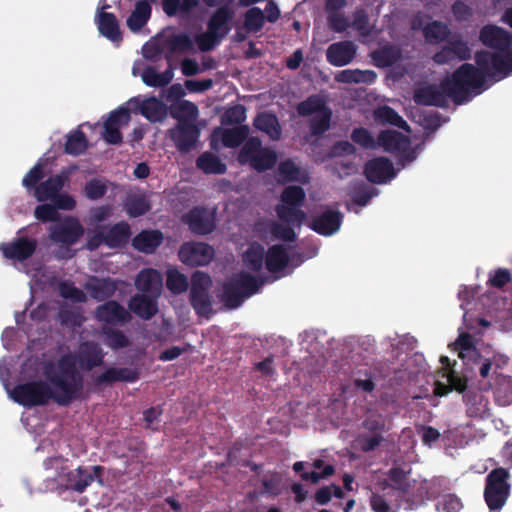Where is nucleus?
Wrapping results in <instances>:
<instances>
[{
    "label": "nucleus",
    "instance_id": "nucleus-20",
    "mask_svg": "<svg viewBox=\"0 0 512 512\" xmlns=\"http://www.w3.org/2000/svg\"><path fill=\"white\" fill-rule=\"evenodd\" d=\"M140 378L138 369L110 367L94 379L96 386L112 385L116 382L134 383Z\"/></svg>",
    "mask_w": 512,
    "mask_h": 512
},
{
    "label": "nucleus",
    "instance_id": "nucleus-43",
    "mask_svg": "<svg viewBox=\"0 0 512 512\" xmlns=\"http://www.w3.org/2000/svg\"><path fill=\"white\" fill-rule=\"evenodd\" d=\"M88 148V139L86 134L77 129L67 135L64 145V152L68 155L79 156L83 154Z\"/></svg>",
    "mask_w": 512,
    "mask_h": 512
},
{
    "label": "nucleus",
    "instance_id": "nucleus-63",
    "mask_svg": "<svg viewBox=\"0 0 512 512\" xmlns=\"http://www.w3.org/2000/svg\"><path fill=\"white\" fill-rule=\"evenodd\" d=\"M223 39L207 29L206 32L196 35L195 42L201 52L214 49Z\"/></svg>",
    "mask_w": 512,
    "mask_h": 512
},
{
    "label": "nucleus",
    "instance_id": "nucleus-30",
    "mask_svg": "<svg viewBox=\"0 0 512 512\" xmlns=\"http://www.w3.org/2000/svg\"><path fill=\"white\" fill-rule=\"evenodd\" d=\"M253 126L265 133L272 141H278L281 138V126L278 118L273 113H258L254 118Z\"/></svg>",
    "mask_w": 512,
    "mask_h": 512
},
{
    "label": "nucleus",
    "instance_id": "nucleus-2",
    "mask_svg": "<svg viewBox=\"0 0 512 512\" xmlns=\"http://www.w3.org/2000/svg\"><path fill=\"white\" fill-rule=\"evenodd\" d=\"M44 376L46 381L34 380L14 386L10 391L11 399L28 408L45 406L50 400L61 407H68L77 401L54 364L49 363L44 367Z\"/></svg>",
    "mask_w": 512,
    "mask_h": 512
},
{
    "label": "nucleus",
    "instance_id": "nucleus-29",
    "mask_svg": "<svg viewBox=\"0 0 512 512\" xmlns=\"http://www.w3.org/2000/svg\"><path fill=\"white\" fill-rule=\"evenodd\" d=\"M290 257L287 249L281 244H275L265 253V266L270 273L283 271L289 264Z\"/></svg>",
    "mask_w": 512,
    "mask_h": 512
},
{
    "label": "nucleus",
    "instance_id": "nucleus-12",
    "mask_svg": "<svg viewBox=\"0 0 512 512\" xmlns=\"http://www.w3.org/2000/svg\"><path fill=\"white\" fill-rule=\"evenodd\" d=\"M363 173L366 179L374 184L386 183L397 174L392 161L386 157H375L367 161Z\"/></svg>",
    "mask_w": 512,
    "mask_h": 512
},
{
    "label": "nucleus",
    "instance_id": "nucleus-9",
    "mask_svg": "<svg viewBox=\"0 0 512 512\" xmlns=\"http://www.w3.org/2000/svg\"><path fill=\"white\" fill-rule=\"evenodd\" d=\"M190 231L196 235H208L216 228V218L207 208L196 206L182 217Z\"/></svg>",
    "mask_w": 512,
    "mask_h": 512
},
{
    "label": "nucleus",
    "instance_id": "nucleus-51",
    "mask_svg": "<svg viewBox=\"0 0 512 512\" xmlns=\"http://www.w3.org/2000/svg\"><path fill=\"white\" fill-rule=\"evenodd\" d=\"M332 111L325 108L321 113L314 115L309 121L310 133L312 136L320 137L330 129Z\"/></svg>",
    "mask_w": 512,
    "mask_h": 512
},
{
    "label": "nucleus",
    "instance_id": "nucleus-56",
    "mask_svg": "<svg viewBox=\"0 0 512 512\" xmlns=\"http://www.w3.org/2000/svg\"><path fill=\"white\" fill-rule=\"evenodd\" d=\"M166 287L173 294L179 295L187 291L189 287L188 278L176 269L167 272Z\"/></svg>",
    "mask_w": 512,
    "mask_h": 512
},
{
    "label": "nucleus",
    "instance_id": "nucleus-1",
    "mask_svg": "<svg viewBox=\"0 0 512 512\" xmlns=\"http://www.w3.org/2000/svg\"><path fill=\"white\" fill-rule=\"evenodd\" d=\"M476 66L464 63L451 76L445 77L439 85H427L414 92V101L419 105L445 108L448 98L461 105L482 92L486 79L499 81L512 72V53L491 54L487 50L475 53Z\"/></svg>",
    "mask_w": 512,
    "mask_h": 512
},
{
    "label": "nucleus",
    "instance_id": "nucleus-18",
    "mask_svg": "<svg viewBox=\"0 0 512 512\" xmlns=\"http://www.w3.org/2000/svg\"><path fill=\"white\" fill-rule=\"evenodd\" d=\"M233 18L234 10L228 4H224L211 14L207 22V29L224 39L231 31Z\"/></svg>",
    "mask_w": 512,
    "mask_h": 512
},
{
    "label": "nucleus",
    "instance_id": "nucleus-47",
    "mask_svg": "<svg viewBox=\"0 0 512 512\" xmlns=\"http://www.w3.org/2000/svg\"><path fill=\"white\" fill-rule=\"evenodd\" d=\"M262 149L261 140L258 137H250L240 149L237 160L242 165L249 164L252 166Z\"/></svg>",
    "mask_w": 512,
    "mask_h": 512
},
{
    "label": "nucleus",
    "instance_id": "nucleus-38",
    "mask_svg": "<svg viewBox=\"0 0 512 512\" xmlns=\"http://www.w3.org/2000/svg\"><path fill=\"white\" fill-rule=\"evenodd\" d=\"M198 6L199 0H162V9L169 17H186Z\"/></svg>",
    "mask_w": 512,
    "mask_h": 512
},
{
    "label": "nucleus",
    "instance_id": "nucleus-17",
    "mask_svg": "<svg viewBox=\"0 0 512 512\" xmlns=\"http://www.w3.org/2000/svg\"><path fill=\"white\" fill-rule=\"evenodd\" d=\"M69 177L70 171L68 169H63L60 173L50 176L36 187L34 197L39 202L52 200L69 181Z\"/></svg>",
    "mask_w": 512,
    "mask_h": 512
},
{
    "label": "nucleus",
    "instance_id": "nucleus-32",
    "mask_svg": "<svg viewBox=\"0 0 512 512\" xmlns=\"http://www.w3.org/2000/svg\"><path fill=\"white\" fill-rule=\"evenodd\" d=\"M463 401L470 417H484L489 412V401L480 392L469 389L463 394Z\"/></svg>",
    "mask_w": 512,
    "mask_h": 512
},
{
    "label": "nucleus",
    "instance_id": "nucleus-50",
    "mask_svg": "<svg viewBox=\"0 0 512 512\" xmlns=\"http://www.w3.org/2000/svg\"><path fill=\"white\" fill-rule=\"evenodd\" d=\"M164 47L170 53H183L193 49V41L186 33L173 34L164 40Z\"/></svg>",
    "mask_w": 512,
    "mask_h": 512
},
{
    "label": "nucleus",
    "instance_id": "nucleus-7",
    "mask_svg": "<svg viewBox=\"0 0 512 512\" xmlns=\"http://www.w3.org/2000/svg\"><path fill=\"white\" fill-rule=\"evenodd\" d=\"M214 248L204 242H185L179 249V259L190 267L208 265L214 258Z\"/></svg>",
    "mask_w": 512,
    "mask_h": 512
},
{
    "label": "nucleus",
    "instance_id": "nucleus-55",
    "mask_svg": "<svg viewBox=\"0 0 512 512\" xmlns=\"http://www.w3.org/2000/svg\"><path fill=\"white\" fill-rule=\"evenodd\" d=\"M265 24V15L259 7L248 9L244 15V27L248 32L257 33Z\"/></svg>",
    "mask_w": 512,
    "mask_h": 512
},
{
    "label": "nucleus",
    "instance_id": "nucleus-4",
    "mask_svg": "<svg viewBox=\"0 0 512 512\" xmlns=\"http://www.w3.org/2000/svg\"><path fill=\"white\" fill-rule=\"evenodd\" d=\"M212 287L211 276L203 271L197 270L191 275L189 302L199 317L209 319L213 311V300L210 294Z\"/></svg>",
    "mask_w": 512,
    "mask_h": 512
},
{
    "label": "nucleus",
    "instance_id": "nucleus-10",
    "mask_svg": "<svg viewBox=\"0 0 512 512\" xmlns=\"http://www.w3.org/2000/svg\"><path fill=\"white\" fill-rule=\"evenodd\" d=\"M84 234V228L76 217H66L50 229V239L55 243L71 246Z\"/></svg>",
    "mask_w": 512,
    "mask_h": 512
},
{
    "label": "nucleus",
    "instance_id": "nucleus-58",
    "mask_svg": "<svg viewBox=\"0 0 512 512\" xmlns=\"http://www.w3.org/2000/svg\"><path fill=\"white\" fill-rule=\"evenodd\" d=\"M424 37L429 42H440L444 41L449 34V30L446 24L441 21H433L426 25L423 30Z\"/></svg>",
    "mask_w": 512,
    "mask_h": 512
},
{
    "label": "nucleus",
    "instance_id": "nucleus-33",
    "mask_svg": "<svg viewBox=\"0 0 512 512\" xmlns=\"http://www.w3.org/2000/svg\"><path fill=\"white\" fill-rule=\"evenodd\" d=\"M402 57L401 49L393 44H386L371 53L374 64L379 68L391 67Z\"/></svg>",
    "mask_w": 512,
    "mask_h": 512
},
{
    "label": "nucleus",
    "instance_id": "nucleus-44",
    "mask_svg": "<svg viewBox=\"0 0 512 512\" xmlns=\"http://www.w3.org/2000/svg\"><path fill=\"white\" fill-rule=\"evenodd\" d=\"M246 299L239 287L232 278L224 282L222 286V301L228 309H236L242 305Z\"/></svg>",
    "mask_w": 512,
    "mask_h": 512
},
{
    "label": "nucleus",
    "instance_id": "nucleus-28",
    "mask_svg": "<svg viewBox=\"0 0 512 512\" xmlns=\"http://www.w3.org/2000/svg\"><path fill=\"white\" fill-rule=\"evenodd\" d=\"M410 471H405L401 467H392L387 472V480L382 483V487L389 491L391 496L405 492L410 487L412 480L409 479Z\"/></svg>",
    "mask_w": 512,
    "mask_h": 512
},
{
    "label": "nucleus",
    "instance_id": "nucleus-26",
    "mask_svg": "<svg viewBox=\"0 0 512 512\" xmlns=\"http://www.w3.org/2000/svg\"><path fill=\"white\" fill-rule=\"evenodd\" d=\"M130 103L137 104L139 113L150 122H160L167 115V108L165 104L156 97H151L141 102L138 99L133 98L130 100Z\"/></svg>",
    "mask_w": 512,
    "mask_h": 512
},
{
    "label": "nucleus",
    "instance_id": "nucleus-25",
    "mask_svg": "<svg viewBox=\"0 0 512 512\" xmlns=\"http://www.w3.org/2000/svg\"><path fill=\"white\" fill-rule=\"evenodd\" d=\"M377 144L386 152H404L410 146V140L401 132L395 130L381 131L377 137Z\"/></svg>",
    "mask_w": 512,
    "mask_h": 512
},
{
    "label": "nucleus",
    "instance_id": "nucleus-42",
    "mask_svg": "<svg viewBox=\"0 0 512 512\" xmlns=\"http://www.w3.org/2000/svg\"><path fill=\"white\" fill-rule=\"evenodd\" d=\"M275 211L278 218L288 225L301 226L306 219V213L300 206L278 204L275 207Z\"/></svg>",
    "mask_w": 512,
    "mask_h": 512
},
{
    "label": "nucleus",
    "instance_id": "nucleus-15",
    "mask_svg": "<svg viewBox=\"0 0 512 512\" xmlns=\"http://www.w3.org/2000/svg\"><path fill=\"white\" fill-rule=\"evenodd\" d=\"M94 317L109 325H123L131 320L130 313L115 300H108L96 307Z\"/></svg>",
    "mask_w": 512,
    "mask_h": 512
},
{
    "label": "nucleus",
    "instance_id": "nucleus-46",
    "mask_svg": "<svg viewBox=\"0 0 512 512\" xmlns=\"http://www.w3.org/2000/svg\"><path fill=\"white\" fill-rule=\"evenodd\" d=\"M264 260L265 250L259 243L251 244L243 254V262L245 266L254 272H259L262 269Z\"/></svg>",
    "mask_w": 512,
    "mask_h": 512
},
{
    "label": "nucleus",
    "instance_id": "nucleus-8",
    "mask_svg": "<svg viewBox=\"0 0 512 512\" xmlns=\"http://www.w3.org/2000/svg\"><path fill=\"white\" fill-rule=\"evenodd\" d=\"M479 40L484 46L498 51L491 52V54L508 55L512 53V49H510L511 35L499 26L492 24L483 26L479 33ZM488 52L490 53V51Z\"/></svg>",
    "mask_w": 512,
    "mask_h": 512
},
{
    "label": "nucleus",
    "instance_id": "nucleus-49",
    "mask_svg": "<svg viewBox=\"0 0 512 512\" xmlns=\"http://www.w3.org/2000/svg\"><path fill=\"white\" fill-rule=\"evenodd\" d=\"M104 343L113 350H119L130 346L131 342L125 333L112 327H103Z\"/></svg>",
    "mask_w": 512,
    "mask_h": 512
},
{
    "label": "nucleus",
    "instance_id": "nucleus-31",
    "mask_svg": "<svg viewBox=\"0 0 512 512\" xmlns=\"http://www.w3.org/2000/svg\"><path fill=\"white\" fill-rule=\"evenodd\" d=\"M128 307L133 313L144 320H150L158 312L156 300L145 294H136L131 297Z\"/></svg>",
    "mask_w": 512,
    "mask_h": 512
},
{
    "label": "nucleus",
    "instance_id": "nucleus-40",
    "mask_svg": "<svg viewBox=\"0 0 512 512\" xmlns=\"http://www.w3.org/2000/svg\"><path fill=\"white\" fill-rule=\"evenodd\" d=\"M374 118L382 124H390L410 132L408 123L392 107L384 105L374 111Z\"/></svg>",
    "mask_w": 512,
    "mask_h": 512
},
{
    "label": "nucleus",
    "instance_id": "nucleus-5",
    "mask_svg": "<svg viewBox=\"0 0 512 512\" xmlns=\"http://www.w3.org/2000/svg\"><path fill=\"white\" fill-rule=\"evenodd\" d=\"M509 477V471L503 467L495 468L487 475L484 499L490 510H500L505 505L510 495Z\"/></svg>",
    "mask_w": 512,
    "mask_h": 512
},
{
    "label": "nucleus",
    "instance_id": "nucleus-61",
    "mask_svg": "<svg viewBox=\"0 0 512 512\" xmlns=\"http://www.w3.org/2000/svg\"><path fill=\"white\" fill-rule=\"evenodd\" d=\"M351 140L365 149L375 148L376 142L368 129L364 127L354 128L351 132Z\"/></svg>",
    "mask_w": 512,
    "mask_h": 512
},
{
    "label": "nucleus",
    "instance_id": "nucleus-14",
    "mask_svg": "<svg viewBox=\"0 0 512 512\" xmlns=\"http://www.w3.org/2000/svg\"><path fill=\"white\" fill-rule=\"evenodd\" d=\"M471 58V49L461 38H452L440 51L436 52L433 60L437 64H448L455 60L464 61Z\"/></svg>",
    "mask_w": 512,
    "mask_h": 512
},
{
    "label": "nucleus",
    "instance_id": "nucleus-23",
    "mask_svg": "<svg viewBox=\"0 0 512 512\" xmlns=\"http://www.w3.org/2000/svg\"><path fill=\"white\" fill-rule=\"evenodd\" d=\"M85 289L92 299L106 302L115 294L117 285L111 278L92 277L85 285Z\"/></svg>",
    "mask_w": 512,
    "mask_h": 512
},
{
    "label": "nucleus",
    "instance_id": "nucleus-45",
    "mask_svg": "<svg viewBox=\"0 0 512 512\" xmlns=\"http://www.w3.org/2000/svg\"><path fill=\"white\" fill-rule=\"evenodd\" d=\"M246 298L256 294L264 284L262 279L251 275L248 272H240L232 278Z\"/></svg>",
    "mask_w": 512,
    "mask_h": 512
},
{
    "label": "nucleus",
    "instance_id": "nucleus-13",
    "mask_svg": "<svg viewBox=\"0 0 512 512\" xmlns=\"http://www.w3.org/2000/svg\"><path fill=\"white\" fill-rule=\"evenodd\" d=\"M344 215L337 209L327 208L320 214L314 216L309 228L322 236H331L339 231Z\"/></svg>",
    "mask_w": 512,
    "mask_h": 512
},
{
    "label": "nucleus",
    "instance_id": "nucleus-35",
    "mask_svg": "<svg viewBox=\"0 0 512 512\" xmlns=\"http://www.w3.org/2000/svg\"><path fill=\"white\" fill-rule=\"evenodd\" d=\"M370 507L374 512H398L402 504L396 503L395 496H391L389 491L382 487L381 491L372 492Z\"/></svg>",
    "mask_w": 512,
    "mask_h": 512
},
{
    "label": "nucleus",
    "instance_id": "nucleus-6",
    "mask_svg": "<svg viewBox=\"0 0 512 512\" xmlns=\"http://www.w3.org/2000/svg\"><path fill=\"white\" fill-rule=\"evenodd\" d=\"M405 492L395 495L396 503H401L404 510H415L426 500L435 499L439 494V486L435 481L412 480Z\"/></svg>",
    "mask_w": 512,
    "mask_h": 512
},
{
    "label": "nucleus",
    "instance_id": "nucleus-48",
    "mask_svg": "<svg viewBox=\"0 0 512 512\" xmlns=\"http://www.w3.org/2000/svg\"><path fill=\"white\" fill-rule=\"evenodd\" d=\"M249 135L247 125H239L234 128L224 129L222 132V143L227 148L239 147Z\"/></svg>",
    "mask_w": 512,
    "mask_h": 512
},
{
    "label": "nucleus",
    "instance_id": "nucleus-24",
    "mask_svg": "<svg viewBox=\"0 0 512 512\" xmlns=\"http://www.w3.org/2000/svg\"><path fill=\"white\" fill-rule=\"evenodd\" d=\"M97 27L101 35L113 43L119 44L123 40L117 17L111 12L101 11L97 15Z\"/></svg>",
    "mask_w": 512,
    "mask_h": 512
},
{
    "label": "nucleus",
    "instance_id": "nucleus-52",
    "mask_svg": "<svg viewBox=\"0 0 512 512\" xmlns=\"http://www.w3.org/2000/svg\"><path fill=\"white\" fill-rule=\"evenodd\" d=\"M325 108L328 107L325 105L324 100L319 95L314 94L297 105V112L300 116L307 117L321 113Z\"/></svg>",
    "mask_w": 512,
    "mask_h": 512
},
{
    "label": "nucleus",
    "instance_id": "nucleus-57",
    "mask_svg": "<svg viewBox=\"0 0 512 512\" xmlns=\"http://www.w3.org/2000/svg\"><path fill=\"white\" fill-rule=\"evenodd\" d=\"M277 159V153L273 149L265 147L261 150L251 167L258 172H265L276 165Z\"/></svg>",
    "mask_w": 512,
    "mask_h": 512
},
{
    "label": "nucleus",
    "instance_id": "nucleus-36",
    "mask_svg": "<svg viewBox=\"0 0 512 512\" xmlns=\"http://www.w3.org/2000/svg\"><path fill=\"white\" fill-rule=\"evenodd\" d=\"M152 8L148 1H137L134 10L127 18V26L132 32H139L149 21Z\"/></svg>",
    "mask_w": 512,
    "mask_h": 512
},
{
    "label": "nucleus",
    "instance_id": "nucleus-59",
    "mask_svg": "<svg viewBox=\"0 0 512 512\" xmlns=\"http://www.w3.org/2000/svg\"><path fill=\"white\" fill-rule=\"evenodd\" d=\"M107 185L99 178H92L86 182L84 187V195L89 200L101 199L107 192Z\"/></svg>",
    "mask_w": 512,
    "mask_h": 512
},
{
    "label": "nucleus",
    "instance_id": "nucleus-11",
    "mask_svg": "<svg viewBox=\"0 0 512 512\" xmlns=\"http://www.w3.org/2000/svg\"><path fill=\"white\" fill-rule=\"evenodd\" d=\"M169 137L180 152H189L197 144L200 137V129L195 123H177L169 130Z\"/></svg>",
    "mask_w": 512,
    "mask_h": 512
},
{
    "label": "nucleus",
    "instance_id": "nucleus-60",
    "mask_svg": "<svg viewBox=\"0 0 512 512\" xmlns=\"http://www.w3.org/2000/svg\"><path fill=\"white\" fill-rule=\"evenodd\" d=\"M44 178L43 165L37 163L33 166L27 174L23 177L22 184L28 190L36 191V187L41 183L40 181Z\"/></svg>",
    "mask_w": 512,
    "mask_h": 512
},
{
    "label": "nucleus",
    "instance_id": "nucleus-22",
    "mask_svg": "<svg viewBox=\"0 0 512 512\" xmlns=\"http://www.w3.org/2000/svg\"><path fill=\"white\" fill-rule=\"evenodd\" d=\"M101 229L105 232L106 246L111 249L124 247L132 235L131 227L126 221L117 222L110 227L101 226Z\"/></svg>",
    "mask_w": 512,
    "mask_h": 512
},
{
    "label": "nucleus",
    "instance_id": "nucleus-37",
    "mask_svg": "<svg viewBox=\"0 0 512 512\" xmlns=\"http://www.w3.org/2000/svg\"><path fill=\"white\" fill-rule=\"evenodd\" d=\"M170 113L178 123H195L199 116V109L189 100H180L172 104Z\"/></svg>",
    "mask_w": 512,
    "mask_h": 512
},
{
    "label": "nucleus",
    "instance_id": "nucleus-34",
    "mask_svg": "<svg viewBox=\"0 0 512 512\" xmlns=\"http://www.w3.org/2000/svg\"><path fill=\"white\" fill-rule=\"evenodd\" d=\"M280 181L283 183L300 182L306 184L309 182L308 174L297 166L292 159L281 161L277 168Z\"/></svg>",
    "mask_w": 512,
    "mask_h": 512
},
{
    "label": "nucleus",
    "instance_id": "nucleus-64",
    "mask_svg": "<svg viewBox=\"0 0 512 512\" xmlns=\"http://www.w3.org/2000/svg\"><path fill=\"white\" fill-rule=\"evenodd\" d=\"M462 502L455 494H446L437 502L436 509L443 512H459Z\"/></svg>",
    "mask_w": 512,
    "mask_h": 512
},
{
    "label": "nucleus",
    "instance_id": "nucleus-21",
    "mask_svg": "<svg viewBox=\"0 0 512 512\" xmlns=\"http://www.w3.org/2000/svg\"><path fill=\"white\" fill-rule=\"evenodd\" d=\"M356 55V45L352 41L332 43L326 51L327 61L335 66L342 67L352 62Z\"/></svg>",
    "mask_w": 512,
    "mask_h": 512
},
{
    "label": "nucleus",
    "instance_id": "nucleus-41",
    "mask_svg": "<svg viewBox=\"0 0 512 512\" xmlns=\"http://www.w3.org/2000/svg\"><path fill=\"white\" fill-rule=\"evenodd\" d=\"M196 166L205 174H224L227 171L226 164L211 152L202 153L196 160Z\"/></svg>",
    "mask_w": 512,
    "mask_h": 512
},
{
    "label": "nucleus",
    "instance_id": "nucleus-39",
    "mask_svg": "<svg viewBox=\"0 0 512 512\" xmlns=\"http://www.w3.org/2000/svg\"><path fill=\"white\" fill-rule=\"evenodd\" d=\"M136 287L144 293H157L161 288V278L158 271L144 269L136 278Z\"/></svg>",
    "mask_w": 512,
    "mask_h": 512
},
{
    "label": "nucleus",
    "instance_id": "nucleus-3",
    "mask_svg": "<svg viewBox=\"0 0 512 512\" xmlns=\"http://www.w3.org/2000/svg\"><path fill=\"white\" fill-rule=\"evenodd\" d=\"M104 357L105 353L101 345L88 340L80 343L75 353L61 355L54 368L66 381L75 398L81 400L84 393V375L81 371L89 372L102 366Z\"/></svg>",
    "mask_w": 512,
    "mask_h": 512
},
{
    "label": "nucleus",
    "instance_id": "nucleus-53",
    "mask_svg": "<svg viewBox=\"0 0 512 512\" xmlns=\"http://www.w3.org/2000/svg\"><path fill=\"white\" fill-rule=\"evenodd\" d=\"M305 199V190L298 185H290L285 187L280 195V201L283 205L302 207Z\"/></svg>",
    "mask_w": 512,
    "mask_h": 512
},
{
    "label": "nucleus",
    "instance_id": "nucleus-16",
    "mask_svg": "<svg viewBox=\"0 0 512 512\" xmlns=\"http://www.w3.org/2000/svg\"><path fill=\"white\" fill-rule=\"evenodd\" d=\"M37 247L35 239L18 237L15 240L0 244L3 256L10 260L24 261L30 258Z\"/></svg>",
    "mask_w": 512,
    "mask_h": 512
},
{
    "label": "nucleus",
    "instance_id": "nucleus-27",
    "mask_svg": "<svg viewBox=\"0 0 512 512\" xmlns=\"http://www.w3.org/2000/svg\"><path fill=\"white\" fill-rule=\"evenodd\" d=\"M160 230H142L132 239V246L139 252L152 254L163 242Z\"/></svg>",
    "mask_w": 512,
    "mask_h": 512
},
{
    "label": "nucleus",
    "instance_id": "nucleus-19",
    "mask_svg": "<svg viewBox=\"0 0 512 512\" xmlns=\"http://www.w3.org/2000/svg\"><path fill=\"white\" fill-rule=\"evenodd\" d=\"M92 469L93 473H90L87 468L79 466L77 469L70 471L67 474V488L78 493H83L86 488L91 485L95 477H101L104 468L95 465Z\"/></svg>",
    "mask_w": 512,
    "mask_h": 512
},
{
    "label": "nucleus",
    "instance_id": "nucleus-54",
    "mask_svg": "<svg viewBox=\"0 0 512 512\" xmlns=\"http://www.w3.org/2000/svg\"><path fill=\"white\" fill-rule=\"evenodd\" d=\"M150 209L151 204L144 195H135L125 203V210L132 218L140 217L146 214Z\"/></svg>",
    "mask_w": 512,
    "mask_h": 512
},
{
    "label": "nucleus",
    "instance_id": "nucleus-62",
    "mask_svg": "<svg viewBox=\"0 0 512 512\" xmlns=\"http://www.w3.org/2000/svg\"><path fill=\"white\" fill-rule=\"evenodd\" d=\"M512 281V273L507 268H498L489 274L487 285L493 288L502 289Z\"/></svg>",
    "mask_w": 512,
    "mask_h": 512
}]
</instances>
